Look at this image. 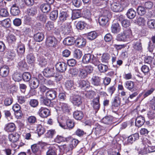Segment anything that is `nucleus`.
<instances>
[{
  "label": "nucleus",
  "instance_id": "31",
  "mask_svg": "<svg viewBox=\"0 0 155 155\" xmlns=\"http://www.w3.org/2000/svg\"><path fill=\"white\" fill-rule=\"evenodd\" d=\"M126 15L128 18L132 19L136 16V13L133 9L130 8L128 10Z\"/></svg>",
  "mask_w": 155,
  "mask_h": 155
},
{
  "label": "nucleus",
  "instance_id": "1",
  "mask_svg": "<svg viewBox=\"0 0 155 155\" xmlns=\"http://www.w3.org/2000/svg\"><path fill=\"white\" fill-rule=\"evenodd\" d=\"M132 36L131 30L130 29H126L123 33L118 35L117 39L119 41H128L130 40Z\"/></svg>",
  "mask_w": 155,
  "mask_h": 155
},
{
  "label": "nucleus",
  "instance_id": "26",
  "mask_svg": "<svg viewBox=\"0 0 155 155\" xmlns=\"http://www.w3.org/2000/svg\"><path fill=\"white\" fill-rule=\"evenodd\" d=\"M37 8L35 7H33L27 9V13L30 16L33 17L36 15L37 13Z\"/></svg>",
  "mask_w": 155,
  "mask_h": 155
},
{
  "label": "nucleus",
  "instance_id": "8",
  "mask_svg": "<svg viewBox=\"0 0 155 155\" xmlns=\"http://www.w3.org/2000/svg\"><path fill=\"white\" fill-rule=\"evenodd\" d=\"M60 150L58 146L55 145L50 147L46 153V155H57V152Z\"/></svg>",
  "mask_w": 155,
  "mask_h": 155
},
{
  "label": "nucleus",
  "instance_id": "40",
  "mask_svg": "<svg viewBox=\"0 0 155 155\" xmlns=\"http://www.w3.org/2000/svg\"><path fill=\"white\" fill-rule=\"evenodd\" d=\"M64 85L68 90H71L74 87V81L71 80H67L65 82Z\"/></svg>",
  "mask_w": 155,
  "mask_h": 155
},
{
  "label": "nucleus",
  "instance_id": "24",
  "mask_svg": "<svg viewBox=\"0 0 155 155\" xmlns=\"http://www.w3.org/2000/svg\"><path fill=\"white\" fill-rule=\"evenodd\" d=\"M10 12L12 15L16 16L19 15L20 11L18 6L16 5H13L11 8Z\"/></svg>",
  "mask_w": 155,
  "mask_h": 155
},
{
  "label": "nucleus",
  "instance_id": "21",
  "mask_svg": "<svg viewBox=\"0 0 155 155\" xmlns=\"http://www.w3.org/2000/svg\"><path fill=\"white\" fill-rule=\"evenodd\" d=\"M101 78L96 76H93L91 79V84L94 86H100L101 84Z\"/></svg>",
  "mask_w": 155,
  "mask_h": 155
},
{
  "label": "nucleus",
  "instance_id": "45",
  "mask_svg": "<svg viewBox=\"0 0 155 155\" xmlns=\"http://www.w3.org/2000/svg\"><path fill=\"white\" fill-rule=\"evenodd\" d=\"M12 78L15 81H20L22 79V74L20 73H15L12 76Z\"/></svg>",
  "mask_w": 155,
  "mask_h": 155
},
{
  "label": "nucleus",
  "instance_id": "59",
  "mask_svg": "<svg viewBox=\"0 0 155 155\" xmlns=\"http://www.w3.org/2000/svg\"><path fill=\"white\" fill-rule=\"evenodd\" d=\"M111 104V105L119 107L120 104V98L117 97H115Z\"/></svg>",
  "mask_w": 155,
  "mask_h": 155
},
{
  "label": "nucleus",
  "instance_id": "20",
  "mask_svg": "<svg viewBox=\"0 0 155 155\" xmlns=\"http://www.w3.org/2000/svg\"><path fill=\"white\" fill-rule=\"evenodd\" d=\"M9 69L7 66H4L0 68V75L3 77H5L8 74Z\"/></svg>",
  "mask_w": 155,
  "mask_h": 155
},
{
  "label": "nucleus",
  "instance_id": "39",
  "mask_svg": "<svg viewBox=\"0 0 155 155\" xmlns=\"http://www.w3.org/2000/svg\"><path fill=\"white\" fill-rule=\"evenodd\" d=\"M31 78V74L28 72H24L22 74V79L25 82H29Z\"/></svg>",
  "mask_w": 155,
  "mask_h": 155
},
{
  "label": "nucleus",
  "instance_id": "10",
  "mask_svg": "<svg viewBox=\"0 0 155 155\" xmlns=\"http://www.w3.org/2000/svg\"><path fill=\"white\" fill-rule=\"evenodd\" d=\"M54 73V68H47L45 69L43 71L44 74L47 77L53 76Z\"/></svg>",
  "mask_w": 155,
  "mask_h": 155
},
{
  "label": "nucleus",
  "instance_id": "27",
  "mask_svg": "<svg viewBox=\"0 0 155 155\" xmlns=\"http://www.w3.org/2000/svg\"><path fill=\"white\" fill-rule=\"evenodd\" d=\"M56 91L53 90H50L47 91L46 93L47 97L50 100H53L56 97Z\"/></svg>",
  "mask_w": 155,
  "mask_h": 155
},
{
  "label": "nucleus",
  "instance_id": "43",
  "mask_svg": "<svg viewBox=\"0 0 155 155\" xmlns=\"http://www.w3.org/2000/svg\"><path fill=\"white\" fill-rule=\"evenodd\" d=\"M137 10L138 14L141 16L144 15L146 12L145 8L143 6H138Z\"/></svg>",
  "mask_w": 155,
  "mask_h": 155
},
{
  "label": "nucleus",
  "instance_id": "9",
  "mask_svg": "<svg viewBox=\"0 0 155 155\" xmlns=\"http://www.w3.org/2000/svg\"><path fill=\"white\" fill-rule=\"evenodd\" d=\"M123 7H121L120 4L119 2H115L111 5V8L114 12H119L123 11Z\"/></svg>",
  "mask_w": 155,
  "mask_h": 155
},
{
  "label": "nucleus",
  "instance_id": "35",
  "mask_svg": "<svg viewBox=\"0 0 155 155\" xmlns=\"http://www.w3.org/2000/svg\"><path fill=\"white\" fill-rule=\"evenodd\" d=\"M27 61L28 64H31L35 62V58L32 53L28 54L26 57Z\"/></svg>",
  "mask_w": 155,
  "mask_h": 155
},
{
  "label": "nucleus",
  "instance_id": "60",
  "mask_svg": "<svg viewBox=\"0 0 155 155\" xmlns=\"http://www.w3.org/2000/svg\"><path fill=\"white\" fill-rule=\"evenodd\" d=\"M137 23L139 25H144L145 23V20L144 18L142 17H140L137 20Z\"/></svg>",
  "mask_w": 155,
  "mask_h": 155
},
{
  "label": "nucleus",
  "instance_id": "6",
  "mask_svg": "<svg viewBox=\"0 0 155 155\" xmlns=\"http://www.w3.org/2000/svg\"><path fill=\"white\" fill-rule=\"evenodd\" d=\"M39 116L41 117L45 118L50 115L49 110L47 108L41 107L38 112Z\"/></svg>",
  "mask_w": 155,
  "mask_h": 155
},
{
  "label": "nucleus",
  "instance_id": "29",
  "mask_svg": "<svg viewBox=\"0 0 155 155\" xmlns=\"http://www.w3.org/2000/svg\"><path fill=\"white\" fill-rule=\"evenodd\" d=\"M41 11L44 13H47L49 12L51 9V5L48 4H43L40 6Z\"/></svg>",
  "mask_w": 155,
  "mask_h": 155
},
{
  "label": "nucleus",
  "instance_id": "5",
  "mask_svg": "<svg viewBox=\"0 0 155 155\" xmlns=\"http://www.w3.org/2000/svg\"><path fill=\"white\" fill-rule=\"evenodd\" d=\"M71 101L75 106L80 107L82 104L83 99V97L78 95H74L71 97Z\"/></svg>",
  "mask_w": 155,
  "mask_h": 155
},
{
  "label": "nucleus",
  "instance_id": "41",
  "mask_svg": "<svg viewBox=\"0 0 155 155\" xmlns=\"http://www.w3.org/2000/svg\"><path fill=\"white\" fill-rule=\"evenodd\" d=\"M90 86V83L87 81L82 80L80 81L79 87L81 88H87Z\"/></svg>",
  "mask_w": 155,
  "mask_h": 155
},
{
  "label": "nucleus",
  "instance_id": "64",
  "mask_svg": "<svg viewBox=\"0 0 155 155\" xmlns=\"http://www.w3.org/2000/svg\"><path fill=\"white\" fill-rule=\"evenodd\" d=\"M85 26V23L83 21H79L76 25V27L78 29L82 30Z\"/></svg>",
  "mask_w": 155,
  "mask_h": 155
},
{
  "label": "nucleus",
  "instance_id": "63",
  "mask_svg": "<svg viewBox=\"0 0 155 155\" xmlns=\"http://www.w3.org/2000/svg\"><path fill=\"white\" fill-rule=\"evenodd\" d=\"M102 121L105 124H109L111 123L112 120L110 117L106 116L103 118Z\"/></svg>",
  "mask_w": 155,
  "mask_h": 155
},
{
  "label": "nucleus",
  "instance_id": "14",
  "mask_svg": "<svg viewBox=\"0 0 155 155\" xmlns=\"http://www.w3.org/2000/svg\"><path fill=\"white\" fill-rule=\"evenodd\" d=\"M121 30V27L118 23H113L111 27V30L113 33L117 34Z\"/></svg>",
  "mask_w": 155,
  "mask_h": 155
},
{
  "label": "nucleus",
  "instance_id": "23",
  "mask_svg": "<svg viewBox=\"0 0 155 155\" xmlns=\"http://www.w3.org/2000/svg\"><path fill=\"white\" fill-rule=\"evenodd\" d=\"M15 124L13 123H10L5 125L4 129L7 132H12L15 130Z\"/></svg>",
  "mask_w": 155,
  "mask_h": 155
},
{
  "label": "nucleus",
  "instance_id": "3",
  "mask_svg": "<svg viewBox=\"0 0 155 155\" xmlns=\"http://www.w3.org/2000/svg\"><path fill=\"white\" fill-rule=\"evenodd\" d=\"M132 48L133 51L135 53L142 51V47L140 39H134L133 40Z\"/></svg>",
  "mask_w": 155,
  "mask_h": 155
},
{
  "label": "nucleus",
  "instance_id": "49",
  "mask_svg": "<svg viewBox=\"0 0 155 155\" xmlns=\"http://www.w3.org/2000/svg\"><path fill=\"white\" fill-rule=\"evenodd\" d=\"M11 20L10 18H7L2 21L1 24L2 26L6 27L9 28L10 26Z\"/></svg>",
  "mask_w": 155,
  "mask_h": 155
},
{
  "label": "nucleus",
  "instance_id": "28",
  "mask_svg": "<svg viewBox=\"0 0 155 155\" xmlns=\"http://www.w3.org/2000/svg\"><path fill=\"white\" fill-rule=\"evenodd\" d=\"M93 55L90 54H85L83 57L82 61L84 63H91Z\"/></svg>",
  "mask_w": 155,
  "mask_h": 155
},
{
  "label": "nucleus",
  "instance_id": "50",
  "mask_svg": "<svg viewBox=\"0 0 155 155\" xmlns=\"http://www.w3.org/2000/svg\"><path fill=\"white\" fill-rule=\"evenodd\" d=\"M28 122L31 125L35 124L37 122L36 117L34 116L29 117L27 118Z\"/></svg>",
  "mask_w": 155,
  "mask_h": 155
},
{
  "label": "nucleus",
  "instance_id": "38",
  "mask_svg": "<svg viewBox=\"0 0 155 155\" xmlns=\"http://www.w3.org/2000/svg\"><path fill=\"white\" fill-rule=\"evenodd\" d=\"M60 105L63 112H68L69 111L70 107L68 104L60 102Z\"/></svg>",
  "mask_w": 155,
  "mask_h": 155
},
{
  "label": "nucleus",
  "instance_id": "51",
  "mask_svg": "<svg viewBox=\"0 0 155 155\" xmlns=\"http://www.w3.org/2000/svg\"><path fill=\"white\" fill-rule=\"evenodd\" d=\"M45 28L49 31L53 30L54 28V23L51 21H48L45 24Z\"/></svg>",
  "mask_w": 155,
  "mask_h": 155
},
{
  "label": "nucleus",
  "instance_id": "62",
  "mask_svg": "<svg viewBox=\"0 0 155 155\" xmlns=\"http://www.w3.org/2000/svg\"><path fill=\"white\" fill-rule=\"evenodd\" d=\"M29 104L31 107H35L38 105V102L36 99H32L30 101Z\"/></svg>",
  "mask_w": 155,
  "mask_h": 155
},
{
  "label": "nucleus",
  "instance_id": "46",
  "mask_svg": "<svg viewBox=\"0 0 155 155\" xmlns=\"http://www.w3.org/2000/svg\"><path fill=\"white\" fill-rule=\"evenodd\" d=\"M110 54L107 53H104L101 57V60L103 62L107 63L108 61L110 59Z\"/></svg>",
  "mask_w": 155,
  "mask_h": 155
},
{
  "label": "nucleus",
  "instance_id": "30",
  "mask_svg": "<svg viewBox=\"0 0 155 155\" xmlns=\"http://www.w3.org/2000/svg\"><path fill=\"white\" fill-rule=\"evenodd\" d=\"M44 34L41 32H38L34 34V38L35 41L37 42H40L44 39Z\"/></svg>",
  "mask_w": 155,
  "mask_h": 155
},
{
  "label": "nucleus",
  "instance_id": "25",
  "mask_svg": "<svg viewBox=\"0 0 155 155\" xmlns=\"http://www.w3.org/2000/svg\"><path fill=\"white\" fill-rule=\"evenodd\" d=\"M39 144H34L31 146V148L32 152L36 155H41Z\"/></svg>",
  "mask_w": 155,
  "mask_h": 155
},
{
  "label": "nucleus",
  "instance_id": "34",
  "mask_svg": "<svg viewBox=\"0 0 155 155\" xmlns=\"http://www.w3.org/2000/svg\"><path fill=\"white\" fill-rule=\"evenodd\" d=\"M125 87L130 91L133 90L134 87V82L131 81H127L124 84Z\"/></svg>",
  "mask_w": 155,
  "mask_h": 155
},
{
  "label": "nucleus",
  "instance_id": "52",
  "mask_svg": "<svg viewBox=\"0 0 155 155\" xmlns=\"http://www.w3.org/2000/svg\"><path fill=\"white\" fill-rule=\"evenodd\" d=\"M147 25L149 28L152 29H155V20L150 19L147 22Z\"/></svg>",
  "mask_w": 155,
  "mask_h": 155
},
{
  "label": "nucleus",
  "instance_id": "44",
  "mask_svg": "<svg viewBox=\"0 0 155 155\" xmlns=\"http://www.w3.org/2000/svg\"><path fill=\"white\" fill-rule=\"evenodd\" d=\"M58 17V11L55 10L51 12L50 15V19L52 21L55 20Z\"/></svg>",
  "mask_w": 155,
  "mask_h": 155
},
{
  "label": "nucleus",
  "instance_id": "11",
  "mask_svg": "<svg viewBox=\"0 0 155 155\" xmlns=\"http://www.w3.org/2000/svg\"><path fill=\"white\" fill-rule=\"evenodd\" d=\"M29 83V86L31 89H35L37 88L39 84V80L35 78H31Z\"/></svg>",
  "mask_w": 155,
  "mask_h": 155
},
{
  "label": "nucleus",
  "instance_id": "55",
  "mask_svg": "<svg viewBox=\"0 0 155 155\" xmlns=\"http://www.w3.org/2000/svg\"><path fill=\"white\" fill-rule=\"evenodd\" d=\"M13 101V99L12 97H7L4 101V104L5 106H7L11 105Z\"/></svg>",
  "mask_w": 155,
  "mask_h": 155
},
{
  "label": "nucleus",
  "instance_id": "33",
  "mask_svg": "<svg viewBox=\"0 0 155 155\" xmlns=\"http://www.w3.org/2000/svg\"><path fill=\"white\" fill-rule=\"evenodd\" d=\"M73 116L76 120H80L83 118L84 115L83 112L81 111L76 110L74 112Z\"/></svg>",
  "mask_w": 155,
  "mask_h": 155
},
{
  "label": "nucleus",
  "instance_id": "58",
  "mask_svg": "<svg viewBox=\"0 0 155 155\" xmlns=\"http://www.w3.org/2000/svg\"><path fill=\"white\" fill-rule=\"evenodd\" d=\"M82 51L80 50L77 49L74 51V56L76 59H79L82 56Z\"/></svg>",
  "mask_w": 155,
  "mask_h": 155
},
{
  "label": "nucleus",
  "instance_id": "56",
  "mask_svg": "<svg viewBox=\"0 0 155 155\" xmlns=\"http://www.w3.org/2000/svg\"><path fill=\"white\" fill-rule=\"evenodd\" d=\"M155 90V88L153 87L149 88L143 94V96L144 98H145L152 94Z\"/></svg>",
  "mask_w": 155,
  "mask_h": 155
},
{
  "label": "nucleus",
  "instance_id": "7",
  "mask_svg": "<svg viewBox=\"0 0 155 155\" xmlns=\"http://www.w3.org/2000/svg\"><path fill=\"white\" fill-rule=\"evenodd\" d=\"M67 64L63 62H59L55 64V67L57 71L60 72H64L67 69Z\"/></svg>",
  "mask_w": 155,
  "mask_h": 155
},
{
  "label": "nucleus",
  "instance_id": "19",
  "mask_svg": "<svg viewBox=\"0 0 155 155\" xmlns=\"http://www.w3.org/2000/svg\"><path fill=\"white\" fill-rule=\"evenodd\" d=\"M75 45L79 48H82L84 47L86 44V41L84 38H79L75 40Z\"/></svg>",
  "mask_w": 155,
  "mask_h": 155
},
{
  "label": "nucleus",
  "instance_id": "42",
  "mask_svg": "<svg viewBox=\"0 0 155 155\" xmlns=\"http://www.w3.org/2000/svg\"><path fill=\"white\" fill-rule=\"evenodd\" d=\"M98 68L100 71L101 73L106 72L108 69V67L107 65L102 64H100L98 65Z\"/></svg>",
  "mask_w": 155,
  "mask_h": 155
},
{
  "label": "nucleus",
  "instance_id": "61",
  "mask_svg": "<svg viewBox=\"0 0 155 155\" xmlns=\"http://www.w3.org/2000/svg\"><path fill=\"white\" fill-rule=\"evenodd\" d=\"M69 73L73 76H76L79 73V70L76 68H72L69 71Z\"/></svg>",
  "mask_w": 155,
  "mask_h": 155
},
{
  "label": "nucleus",
  "instance_id": "4",
  "mask_svg": "<svg viewBox=\"0 0 155 155\" xmlns=\"http://www.w3.org/2000/svg\"><path fill=\"white\" fill-rule=\"evenodd\" d=\"M57 43V39L53 36L47 35L46 37L45 44L48 47H55Z\"/></svg>",
  "mask_w": 155,
  "mask_h": 155
},
{
  "label": "nucleus",
  "instance_id": "57",
  "mask_svg": "<svg viewBox=\"0 0 155 155\" xmlns=\"http://www.w3.org/2000/svg\"><path fill=\"white\" fill-rule=\"evenodd\" d=\"M79 143V141L78 140L73 139L71 142V143L69 144L70 147V149L72 150L73 148L75 147Z\"/></svg>",
  "mask_w": 155,
  "mask_h": 155
},
{
  "label": "nucleus",
  "instance_id": "12",
  "mask_svg": "<svg viewBox=\"0 0 155 155\" xmlns=\"http://www.w3.org/2000/svg\"><path fill=\"white\" fill-rule=\"evenodd\" d=\"M69 17V15L68 12L64 11H60L59 14V19L61 22H64Z\"/></svg>",
  "mask_w": 155,
  "mask_h": 155
},
{
  "label": "nucleus",
  "instance_id": "18",
  "mask_svg": "<svg viewBox=\"0 0 155 155\" xmlns=\"http://www.w3.org/2000/svg\"><path fill=\"white\" fill-rule=\"evenodd\" d=\"M20 137V135L17 133H15L9 134L8 137L9 141L12 143H15L19 140Z\"/></svg>",
  "mask_w": 155,
  "mask_h": 155
},
{
  "label": "nucleus",
  "instance_id": "13",
  "mask_svg": "<svg viewBox=\"0 0 155 155\" xmlns=\"http://www.w3.org/2000/svg\"><path fill=\"white\" fill-rule=\"evenodd\" d=\"M99 99V97H98L94 98L92 101V107L95 113L97 112L100 107Z\"/></svg>",
  "mask_w": 155,
  "mask_h": 155
},
{
  "label": "nucleus",
  "instance_id": "36",
  "mask_svg": "<svg viewBox=\"0 0 155 155\" xmlns=\"http://www.w3.org/2000/svg\"><path fill=\"white\" fill-rule=\"evenodd\" d=\"M97 36V34L95 31H92L87 34V37L88 39L93 40L95 39Z\"/></svg>",
  "mask_w": 155,
  "mask_h": 155
},
{
  "label": "nucleus",
  "instance_id": "2",
  "mask_svg": "<svg viewBox=\"0 0 155 155\" xmlns=\"http://www.w3.org/2000/svg\"><path fill=\"white\" fill-rule=\"evenodd\" d=\"M110 14L108 11H104L103 15L99 17L98 19V22L100 25L102 26L105 25L109 20Z\"/></svg>",
  "mask_w": 155,
  "mask_h": 155
},
{
  "label": "nucleus",
  "instance_id": "16",
  "mask_svg": "<svg viewBox=\"0 0 155 155\" xmlns=\"http://www.w3.org/2000/svg\"><path fill=\"white\" fill-rule=\"evenodd\" d=\"M75 42V39L73 37H68L65 38L63 41V44L66 45H71Z\"/></svg>",
  "mask_w": 155,
  "mask_h": 155
},
{
  "label": "nucleus",
  "instance_id": "37",
  "mask_svg": "<svg viewBox=\"0 0 155 155\" xmlns=\"http://www.w3.org/2000/svg\"><path fill=\"white\" fill-rule=\"evenodd\" d=\"M25 47L24 45H19L17 48V51L18 55L21 56V58L22 57V55L25 52Z\"/></svg>",
  "mask_w": 155,
  "mask_h": 155
},
{
  "label": "nucleus",
  "instance_id": "53",
  "mask_svg": "<svg viewBox=\"0 0 155 155\" xmlns=\"http://www.w3.org/2000/svg\"><path fill=\"white\" fill-rule=\"evenodd\" d=\"M37 130L39 136L43 134L45 132V129L41 125H38Z\"/></svg>",
  "mask_w": 155,
  "mask_h": 155
},
{
  "label": "nucleus",
  "instance_id": "17",
  "mask_svg": "<svg viewBox=\"0 0 155 155\" xmlns=\"http://www.w3.org/2000/svg\"><path fill=\"white\" fill-rule=\"evenodd\" d=\"M72 30L71 26L69 23L62 26V31L64 35H68Z\"/></svg>",
  "mask_w": 155,
  "mask_h": 155
},
{
  "label": "nucleus",
  "instance_id": "48",
  "mask_svg": "<svg viewBox=\"0 0 155 155\" xmlns=\"http://www.w3.org/2000/svg\"><path fill=\"white\" fill-rule=\"evenodd\" d=\"M42 99L43 103L45 105L50 107H52L53 106V103L51 102V100L47 98H45V97L41 98Z\"/></svg>",
  "mask_w": 155,
  "mask_h": 155
},
{
  "label": "nucleus",
  "instance_id": "15",
  "mask_svg": "<svg viewBox=\"0 0 155 155\" xmlns=\"http://www.w3.org/2000/svg\"><path fill=\"white\" fill-rule=\"evenodd\" d=\"M145 122V119L144 117L140 116L136 118L135 124L136 126L139 127L142 126Z\"/></svg>",
  "mask_w": 155,
  "mask_h": 155
},
{
  "label": "nucleus",
  "instance_id": "32",
  "mask_svg": "<svg viewBox=\"0 0 155 155\" xmlns=\"http://www.w3.org/2000/svg\"><path fill=\"white\" fill-rule=\"evenodd\" d=\"M88 75L84 68L79 69L78 76L80 78L85 79L87 77Z\"/></svg>",
  "mask_w": 155,
  "mask_h": 155
},
{
  "label": "nucleus",
  "instance_id": "54",
  "mask_svg": "<svg viewBox=\"0 0 155 155\" xmlns=\"http://www.w3.org/2000/svg\"><path fill=\"white\" fill-rule=\"evenodd\" d=\"M81 17V13L79 10L74 11L72 13V17L74 19L78 18Z\"/></svg>",
  "mask_w": 155,
  "mask_h": 155
},
{
  "label": "nucleus",
  "instance_id": "22",
  "mask_svg": "<svg viewBox=\"0 0 155 155\" xmlns=\"http://www.w3.org/2000/svg\"><path fill=\"white\" fill-rule=\"evenodd\" d=\"M21 31L23 34L25 35H29L31 32V29L26 24L21 26Z\"/></svg>",
  "mask_w": 155,
  "mask_h": 155
},
{
  "label": "nucleus",
  "instance_id": "47",
  "mask_svg": "<svg viewBox=\"0 0 155 155\" xmlns=\"http://www.w3.org/2000/svg\"><path fill=\"white\" fill-rule=\"evenodd\" d=\"M38 61L39 65L41 67L45 66L47 64L46 60L43 57H40L38 58Z\"/></svg>",
  "mask_w": 155,
  "mask_h": 155
}]
</instances>
